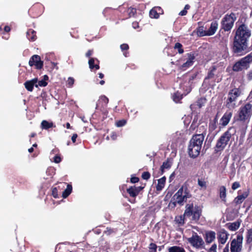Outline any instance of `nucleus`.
I'll return each mask as SVG.
<instances>
[{
	"instance_id": "f257e3e1",
	"label": "nucleus",
	"mask_w": 252,
	"mask_h": 252,
	"mask_svg": "<svg viewBox=\"0 0 252 252\" xmlns=\"http://www.w3.org/2000/svg\"><path fill=\"white\" fill-rule=\"evenodd\" d=\"M251 35L249 29L244 24L240 25L237 30L234 38L232 50L236 56H241L252 49L248 46L249 39Z\"/></svg>"
},
{
	"instance_id": "f03ea898",
	"label": "nucleus",
	"mask_w": 252,
	"mask_h": 252,
	"mask_svg": "<svg viewBox=\"0 0 252 252\" xmlns=\"http://www.w3.org/2000/svg\"><path fill=\"white\" fill-rule=\"evenodd\" d=\"M197 73H186L182 76L181 78H178L177 82L179 83L180 88L182 89L184 92L183 94L179 91L175 93L172 95V99L176 103L180 102L182 99L183 96L186 95L191 90L192 85L196 80Z\"/></svg>"
},
{
	"instance_id": "7ed1b4c3",
	"label": "nucleus",
	"mask_w": 252,
	"mask_h": 252,
	"mask_svg": "<svg viewBox=\"0 0 252 252\" xmlns=\"http://www.w3.org/2000/svg\"><path fill=\"white\" fill-rule=\"evenodd\" d=\"M204 139L203 134H196L192 136L188 146V153L190 157L195 158L199 155Z\"/></svg>"
},
{
	"instance_id": "20e7f679",
	"label": "nucleus",
	"mask_w": 252,
	"mask_h": 252,
	"mask_svg": "<svg viewBox=\"0 0 252 252\" xmlns=\"http://www.w3.org/2000/svg\"><path fill=\"white\" fill-rule=\"evenodd\" d=\"M235 133L234 128L233 127H229L218 140L215 147V151L219 152L223 150L228 144L231 136Z\"/></svg>"
},
{
	"instance_id": "39448f33",
	"label": "nucleus",
	"mask_w": 252,
	"mask_h": 252,
	"mask_svg": "<svg viewBox=\"0 0 252 252\" xmlns=\"http://www.w3.org/2000/svg\"><path fill=\"white\" fill-rule=\"evenodd\" d=\"M252 115V104L247 103L239 109L238 114L234 118L236 121L242 122L249 121Z\"/></svg>"
},
{
	"instance_id": "423d86ee",
	"label": "nucleus",
	"mask_w": 252,
	"mask_h": 252,
	"mask_svg": "<svg viewBox=\"0 0 252 252\" xmlns=\"http://www.w3.org/2000/svg\"><path fill=\"white\" fill-rule=\"evenodd\" d=\"M242 94V92L239 88H234L230 90L225 101V106L229 109H233L237 107V101L239 96Z\"/></svg>"
},
{
	"instance_id": "0eeeda50",
	"label": "nucleus",
	"mask_w": 252,
	"mask_h": 252,
	"mask_svg": "<svg viewBox=\"0 0 252 252\" xmlns=\"http://www.w3.org/2000/svg\"><path fill=\"white\" fill-rule=\"evenodd\" d=\"M251 63H252V52L237 61L233 64L232 70L234 72L247 70L250 67Z\"/></svg>"
},
{
	"instance_id": "6e6552de",
	"label": "nucleus",
	"mask_w": 252,
	"mask_h": 252,
	"mask_svg": "<svg viewBox=\"0 0 252 252\" xmlns=\"http://www.w3.org/2000/svg\"><path fill=\"white\" fill-rule=\"evenodd\" d=\"M201 208L199 206H195L193 207L192 203L188 204L186 206L184 215L187 217H190L192 216V220L197 221L201 215Z\"/></svg>"
},
{
	"instance_id": "1a4fd4ad",
	"label": "nucleus",
	"mask_w": 252,
	"mask_h": 252,
	"mask_svg": "<svg viewBox=\"0 0 252 252\" xmlns=\"http://www.w3.org/2000/svg\"><path fill=\"white\" fill-rule=\"evenodd\" d=\"M191 197L187 188L181 187L172 197L175 203L180 205H183V203L186 202L188 198Z\"/></svg>"
},
{
	"instance_id": "9d476101",
	"label": "nucleus",
	"mask_w": 252,
	"mask_h": 252,
	"mask_svg": "<svg viewBox=\"0 0 252 252\" xmlns=\"http://www.w3.org/2000/svg\"><path fill=\"white\" fill-rule=\"evenodd\" d=\"M194 59L195 56L194 54L189 53L185 54L178 61L179 68L183 70H186L193 65Z\"/></svg>"
},
{
	"instance_id": "9b49d317",
	"label": "nucleus",
	"mask_w": 252,
	"mask_h": 252,
	"mask_svg": "<svg viewBox=\"0 0 252 252\" xmlns=\"http://www.w3.org/2000/svg\"><path fill=\"white\" fill-rule=\"evenodd\" d=\"M188 242L194 248L201 250L205 248V242L202 237L196 232H193L190 237L187 239Z\"/></svg>"
},
{
	"instance_id": "f8f14e48",
	"label": "nucleus",
	"mask_w": 252,
	"mask_h": 252,
	"mask_svg": "<svg viewBox=\"0 0 252 252\" xmlns=\"http://www.w3.org/2000/svg\"><path fill=\"white\" fill-rule=\"evenodd\" d=\"M236 20V17L234 13H231L229 15H225L221 21V29L225 32L230 31Z\"/></svg>"
},
{
	"instance_id": "ddd939ff",
	"label": "nucleus",
	"mask_w": 252,
	"mask_h": 252,
	"mask_svg": "<svg viewBox=\"0 0 252 252\" xmlns=\"http://www.w3.org/2000/svg\"><path fill=\"white\" fill-rule=\"evenodd\" d=\"M243 241V237L242 235H237L236 238L233 239L231 242V252H242Z\"/></svg>"
},
{
	"instance_id": "4468645a",
	"label": "nucleus",
	"mask_w": 252,
	"mask_h": 252,
	"mask_svg": "<svg viewBox=\"0 0 252 252\" xmlns=\"http://www.w3.org/2000/svg\"><path fill=\"white\" fill-rule=\"evenodd\" d=\"M29 64L31 66L34 65L37 69H41L43 66V62L41 61L40 57L37 55H34L30 58Z\"/></svg>"
},
{
	"instance_id": "2eb2a0df",
	"label": "nucleus",
	"mask_w": 252,
	"mask_h": 252,
	"mask_svg": "<svg viewBox=\"0 0 252 252\" xmlns=\"http://www.w3.org/2000/svg\"><path fill=\"white\" fill-rule=\"evenodd\" d=\"M232 116V112L226 111L220 121V125L225 126L228 125Z\"/></svg>"
},
{
	"instance_id": "dca6fc26",
	"label": "nucleus",
	"mask_w": 252,
	"mask_h": 252,
	"mask_svg": "<svg viewBox=\"0 0 252 252\" xmlns=\"http://www.w3.org/2000/svg\"><path fill=\"white\" fill-rule=\"evenodd\" d=\"M216 70V68L213 66L212 68L208 72L207 76L205 78L204 82L205 83L210 84L211 82L215 81V72Z\"/></svg>"
},
{
	"instance_id": "f3484780",
	"label": "nucleus",
	"mask_w": 252,
	"mask_h": 252,
	"mask_svg": "<svg viewBox=\"0 0 252 252\" xmlns=\"http://www.w3.org/2000/svg\"><path fill=\"white\" fill-rule=\"evenodd\" d=\"M163 13V10L160 7L157 6L153 8L149 12V15L152 18L157 19L160 14Z\"/></svg>"
},
{
	"instance_id": "a211bd4d",
	"label": "nucleus",
	"mask_w": 252,
	"mask_h": 252,
	"mask_svg": "<svg viewBox=\"0 0 252 252\" xmlns=\"http://www.w3.org/2000/svg\"><path fill=\"white\" fill-rule=\"evenodd\" d=\"M205 240L207 244L213 242L216 238V233L213 231H207L205 235Z\"/></svg>"
},
{
	"instance_id": "6ab92c4d",
	"label": "nucleus",
	"mask_w": 252,
	"mask_h": 252,
	"mask_svg": "<svg viewBox=\"0 0 252 252\" xmlns=\"http://www.w3.org/2000/svg\"><path fill=\"white\" fill-rule=\"evenodd\" d=\"M141 188L140 187L132 186L127 189V192L131 197H136L141 190Z\"/></svg>"
},
{
	"instance_id": "aec40b11",
	"label": "nucleus",
	"mask_w": 252,
	"mask_h": 252,
	"mask_svg": "<svg viewBox=\"0 0 252 252\" xmlns=\"http://www.w3.org/2000/svg\"><path fill=\"white\" fill-rule=\"evenodd\" d=\"M228 233L224 230L220 231L218 236L219 242L221 244H225L228 239Z\"/></svg>"
},
{
	"instance_id": "412c9836",
	"label": "nucleus",
	"mask_w": 252,
	"mask_h": 252,
	"mask_svg": "<svg viewBox=\"0 0 252 252\" xmlns=\"http://www.w3.org/2000/svg\"><path fill=\"white\" fill-rule=\"evenodd\" d=\"M37 83V78H34L31 80L27 81L24 83L26 89L30 92L33 90V86L36 87V84Z\"/></svg>"
},
{
	"instance_id": "4be33fe9",
	"label": "nucleus",
	"mask_w": 252,
	"mask_h": 252,
	"mask_svg": "<svg viewBox=\"0 0 252 252\" xmlns=\"http://www.w3.org/2000/svg\"><path fill=\"white\" fill-rule=\"evenodd\" d=\"M248 195L249 192L245 191L242 194H239L235 197L234 202L236 204H240L245 200Z\"/></svg>"
},
{
	"instance_id": "5701e85b",
	"label": "nucleus",
	"mask_w": 252,
	"mask_h": 252,
	"mask_svg": "<svg viewBox=\"0 0 252 252\" xmlns=\"http://www.w3.org/2000/svg\"><path fill=\"white\" fill-rule=\"evenodd\" d=\"M218 27V23L216 21H213L210 25V28L207 30L208 35L209 36L215 34Z\"/></svg>"
},
{
	"instance_id": "b1692460",
	"label": "nucleus",
	"mask_w": 252,
	"mask_h": 252,
	"mask_svg": "<svg viewBox=\"0 0 252 252\" xmlns=\"http://www.w3.org/2000/svg\"><path fill=\"white\" fill-rule=\"evenodd\" d=\"M99 61L97 59L91 58L89 61V67L91 69L95 68V69H98L99 68Z\"/></svg>"
},
{
	"instance_id": "393cba45",
	"label": "nucleus",
	"mask_w": 252,
	"mask_h": 252,
	"mask_svg": "<svg viewBox=\"0 0 252 252\" xmlns=\"http://www.w3.org/2000/svg\"><path fill=\"white\" fill-rule=\"evenodd\" d=\"M27 38L31 41H34L36 39V32L33 30L29 29L26 32Z\"/></svg>"
},
{
	"instance_id": "a878e982",
	"label": "nucleus",
	"mask_w": 252,
	"mask_h": 252,
	"mask_svg": "<svg viewBox=\"0 0 252 252\" xmlns=\"http://www.w3.org/2000/svg\"><path fill=\"white\" fill-rule=\"evenodd\" d=\"M165 177H163L158 180V184L156 186L157 190L160 191L165 186Z\"/></svg>"
},
{
	"instance_id": "bb28decb",
	"label": "nucleus",
	"mask_w": 252,
	"mask_h": 252,
	"mask_svg": "<svg viewBox=\"0 0 252 252\" xmlns=\"http://www.w3.org/2000/svg\"><path fill=\"white\" fill-rule=\"evenodd\" d=\"M219 194L220 197L222 200V201L225 202L226 201V188L224 186H222L220 187L219 189Z\"/></svg>"
},
{
	"instance_id": "cd10ccee",
	"label": "nucleus",
	"mask_w": 252,
	"mask_h": 252,
	"mask_svg": "<svg viewBox=\"0 0 252 252\" xmlns=\"http://www.w3.org/2000/svg\"><path fill=\"white\" fill-rule=\"evenodd\" d=\"M72 190V186L70 184L67 185L66 189L63 192L62 196L63 198H66L71 193Z\"/></svg>"
},
{
	"instance_id": "c85d7f7f",
	"label": "nucleus",
	"mask_w": 252,
	"mask_h": 252,
	"mask_svg": "<svg viewBox=\"0 0 252 252\" xmlns=\"http://www.w3.org/2000/svg\"><path fill=\"white\" fill-rule=\"evenodd\" d=\"M54 125L53 123H50L46 120H43L41 124V127L42 129H48L49 128L53 127Z\"/></svg>"
},
{
	"instance_id": "c756f323",
	"label": "nucleus",
	"mask_w": 252,
	"mask_h": 252,
	"mask_svg": "<svg viewBox=\"0 0 252 252\" xmlns=\"http://www.w3.org/2000/svg\"><path fill=\"white\" fill-rule=\"evenodd\" d=\"M168 252H186V251L183 247L175 246L169 247Z\"/></svg>"
},
{
	"instance_id": "7c9ffc66",
	"label": "nucleus",
	"mask_w": 252,
	"mask_h": 252,
	"mask_svg": "<svg viewBox=\"0 0 252 252\" xmlns=\"http://www.w3.org/2000/svg\"><path fill=\"white\" fill-rule=\"evenodd\" d=\"M240 225V222L239 221H235L232 223H230L228 227L231 231H235L237 230Z\"/></svg>"
},
{
	"instance_id": "2f4dec72",
	"label": "nucleus",
	"mask_w": 252,
	"mask_h": 252,
	"mask_svg": "<svg viewBox=\"0 0 252 252\" xmlns=\"http://www.w3.org/2000/svg\"><path fill=\"white\" fill-rule=\"evenodd\" d=\"M246 239L247 244H251L252 243V228L247 230Z\"/></svg>"
},
{
	"instance_id": "473e14b6",
	"label": "nucleus",
	"mask_w": 252,
	"mask_h": 252,
	"mask_svg": "<svg viewBox=\"0 0 252 252\" xmlns=\"http://www.w3.org/2000/svg\"><path fill=\"white\" fill-rule=\"evenodd\" d=\"M171 166V163L169 160H166L163 162L162 165L160 167V170L161 174L164 172L165 169H168Z\"/></svg>"
},
{
	"instance_id": "72a5a7b5",
	"label": "nucleus",
	"mask_w": 252,
	"mask_h": 252,
	"mask_svg": "<svg viewBox=\"0 0 252 252\" xmlns=\"http://www.w3.org/2000/svg\"><path fill=\"white\" fill-rule=\"evenodd\" d=\"M197 34L200 36H209L207 30H204L203 27H200L197 31Z\"/></svg>"
},
{
	"instance_id": "f704fd0d",
	"label": "nucleus",
	"mask_w": 252,
	"mask_h": 252,
	"mask_svg": "<svg viewBox=\"0 0 252 252\" xmlns=\"http://www.w3.org/2000/svg\"><path fill=\"white\" fill-rule=\"evenodd\" d=\"M197 182H198V186L201 188L203 189H206V187H207L206 182L204 179H203L202 178H201V179L199 178V179H198Z\"/></svg>"
},
{
	"instance_id": "c9c22d12",
	"label": "nucleus",
	"mask_w": 252,
	"mask_h": 252,
	"mask_svg": "<svg viewBox=\"0 0 252 252\" xmlns=\"http://www.w3.org/2000/svg\"><path fill=\"white\" fill-rule=\"evenodd\" d=\"M116 232V230L115 229L107 227L106 229L104 231V234L109 236L113 233H115Z\"/></svg>"
},
{
	"instance_id": "e433bc0d",
	"label": "nucleus",
	"mask_w": 252,
	"mask_h": 252,
	"mask_svg": "<svg viewBox=\"0 0 252 252\" xmlns=\"http://www.w3.org/2000/svg\"><path fill=\"white\" fill-rule=\"evenodd\" d=\"M187 217L184 215L183 216H180L176 218V220L177 222L180 224L183 225L184 223L185 218Z\"/></svg>"
},
{
	"instance_id": "4c0bfd02",
	"label": "nucleus",
	"mask_w": 252,
	"mask_h": 252,
	"mask_svg": "<svg viewBox=\"0 0 252 252\" xmlns=\"http://www.w3.org/2000/svg\"><path fill=\"white\" fill-rule=\"evenodd\" d=\"M206 102V99L204 98H201L198 100L196 102V105L198 106L199 108L202 107Z\"/></svg>"
},
{
	"instance_id": "58836bf2",
	"label": "nucleus",
	"mask_w": 252,
	"mask_h": 252,
	"mask_svg": "<svg viewBox=\"0 0 252 252\" xmlns=\"http://www.w3.org/2000/svg\"><path fill=\"white\" fill-rule=\"evenodd\" d=\"M174 48L178 50V51L180 54H182L184 52V50L182 48V45L180 43H176L175 45Z\"/></svg>"
},
{
	"instance_id": "ea45409f",
	"label": "nucleus",
	"mask_w": 252,
	"mask_h": 252,
	"mask_svg": "<svg viewBox=\"0 0 252 252\" xmlns=\"http://www.w3.org/2000/svg\"><path fill=\"white\" fill-rule=\"evenodd\" d=\"M136 10L135 8L130 7L127 10V13H128L129 17L133 16L136 13Z\"/></svg>"
},
{
	"instance_id": "a19ab883",
	"label": "nucleus",
	"mask_w": 252,
	"mask_h": 252,
	"mask_svg": "<svg viewBox=\"0 0 252 252\" xmlns=\"http://www.w3.org/2000/svg\"><path fill=\"white\" fill-rule=\"evenodd\" d=\"M149 251L150 252H157V246L155 243H151L149 245Z\"/></svg>"
},
{
	"instance_id": "79ce46f5",
	"label": "nucleus",
	"mask_w": 252,
	"mask_h": 252,
	"mask_svg": "<svg viewBox=\"0 0 252 252\" xmlns=\"http://www.w3.org/2000/svg\"><path fill=\"white\" fill-rule=\"evenodd\" d=\"M47 85V83L44 80H41L39 81H37V83L36 84V87H45Z\"/></svg>"
},
{
	"instance_id": "37998d69",
	"label": "nucleus",
	"mask_w": 252,
	"mask_h": 252,
	"mask_svg": "<svg viewBox=\"0 0 252 252\" xmlns=\"http://www.w3.org/2000/svg\"><path fill=\"white\" fill-rule=\"evenodd\" d=\"M74 83V79L72 77H69L67 81V86L69 88H71Z\"/></svg>"
},
{
	"instance_id": "c03bdc74",
	"label": "nucleus",
	"mask_w": 252,
	"mask_h": 252,
	"mask_svg": "<svg viewBox=\"0 0 252 252\" xmlns=\"http://www.w3.org/2000/svg\"><path fill=\"white\" fill-rule=\"evenodd\" d=\"M99 101H102L104 103V105L106 106L107 103H108L109 99L108 98L106 97L105 96H101L100 98V99L99 100Z\"/></svg>"
},
{
	"instance_id": "a18cd8bd",
	"label": "nucleus",
	"mask_w": 252,
	"mask_h": 252,
	"mask_svg": "<svg viewBox=\"0 0 252 252\" xmlns=\"http://www.w3.org/2000/svg\"><path fill=\"white\" fill-rule=\"evenodd\" d=\"M126 121L125 120H122L118 121L116 123V126L118 127H121L126 124Z\"/></svg>"
},
{
	"instance_id": "49530a36",
	"label": "nucleus",
	"mask_w": 252,
	"mask_h": 252,
	"mask_svg": "<svg viewBox=\"0 0 252 252\" xmlns=\"http://www.w3.org/2000/svg\"><path fill=\"white\" fill-rule=\"evenodd\" d=\"M150 174L149 172H144L142 174V178L144 180H148L150 178Z\"/></svg>"
},
{
	"instance_id": "de8ad7c7",
	"label": "nucleus",
	"mask_w": 252,
	"mask_h": 252,
	"mask_svg": "<svg viewBox=\"0 0 252 252\" xmlns=\"http://www.w3.org/2000/svg\"><path fill=\"white\" fill-rule=\"evenodd\" d=\"M217 127V125L214 124V123L211 122L209 124V129L213 131L216 129Z\"/></svg>"
},
{
	"instance_id": "09e8293b",
	"label": "nucleus",
	"mask_w": 252,
	"mask_h": 252,
	"mask_svg": "<svg viewBox=\"0 0 252 252\" xmlns=\"http://www.w3.org/2000/svg\"><path fill=\"white\" fill-rule=\"evenodd\" d=\"M217 244H214L209 249L208 252H217Z\"/></svg>"
},
{
	"instance_id": "8fccbe9b",
	"label": "nucleus",
	"mask_w": 252,
	"mask_h": 252,
	"mask_svg": "<svg viewBox=\"0 0 252 252\" xmlns=\"http://www.w3.org/2000/svg\"><path fill=\"white\" fill-rule=\"evenodd\" d=\"M52 195L55 198H57L59 197L58 193V189L56 188H54L52 189Z\"/></svg>"
},
{
	"instance_id": "3c124183",
	"label": "nucleus",
	"mask_w": 252,
	"mask_h": 252,
	"mask_svg": "<svg viewBox=\"0 0 252 252\" xmlns=\"http://www.w3.org/2000/svg\"><path fill=\"white\" fill-rule=\"evenodd\" d=\"M240 187V185L239 182H235L232 184V189L233 190H235Z\"/></svg>"
},
{
	"instance_id": "603ef678",
	"label": "nucleus",
	"mask_w": 252,
	"mask_h": 252,
	"mask_svg": "<svg viewBox=\"0 0 252 252\" xmlns=\"http://www.w3.org/2000/svg\"><path fill=\"white\" fill-rule=\"evenodd\" d=\"M122 51L127 50L129 48V46L127 44H123L120 46Z\"/></svg>"
},
{
	"instance_id": "864d4df0",
	"label": "nucleus",
	"mask_w": 252,
	"mask_h": 252,
	"mask_svg": "<svg viewBox=\"0 0 252 252\" xmlns=\"http://www.w3.org/2000/svg\"><path fill=\"white\" fill-rule=\"evenodd\" d=\"M54 161L57 163H60L61 161V158L60 156L56 155L54 158Z\"/></svg>"
},
{
	"instance_id": "5fc2aeb1",
	"label": "nucleus",
	"mask_w": 252,
	"mask_h": 252,
	"mask_svg": "<svg viewBox=\"0 0 252 252\" xmlns=\"http://www.w3.org/2000/svg\"><path fill=\"white\" fill-rule=\"evenodd\" d=\"M130 181L132 183H136L139 181V178L136 177H133L131 178Z\"/></svg>"
},
{
	"instance_id": "6e6d98bb",
	"label": "nucleus",
	"mask_w": 252,
	"mask_h": 252,
	"mask_svg": "<svg viewBox=\"0 0 252 252\" xmlns=\"http://www.w3.org/2000/svg\"><path fill=\"white\" fill-rule=\"evenodd\" d=\"M181 133L180 132H177L175 135H174V138H175L177 140H179V136H181Z\"/></svg>"
},
{
	"instance_id": "4d7b16f0",
	"label": "nucleus",
	"mask_w": 252,
	"mask_h": 252,
	"mask_svg": "<svg viewBox=\"0 0 252 252\" xmlns=\"http://www.w3.org/2000/svg\"><path fill=\"white\" fill-rule=\"evenodd\" d=\"M247 78L249 80H252V70H250L247 74Z\"/></svg>"
},
{
	"instance_id": "13d9d810",
	"label": "nucleus",
	"mask_w": 252,
	"mask_h": 252,
	"mask_svg": "<svg viewBox=\"0 0 252 252\" xmlns=\"http://www.w3.org/2000/svg\"><path fill=\"white\" fill-rule=\"evenodd\" d=\"M77 134H76V133H74L73 134V135L72 136V137H71V140L72 141L73 143H75V141H76V139L77 137Z\"/></svg>"
},
{
	"instance_id": "bf43d9fd",
	"label": "nucleus",
	"mask_w": 252,
	"mask_h": 252,
	"mask_svg": "<svg viewBox=\"0 0 252 252\" xmlns=\"http://www.w3.org/2000/svg\"><path fill=\"white\" fill-rule=\"evenodd\" d=\"M110 136L113 140H116L117 137V135L115 132H112Z\"/></svg>"
},
{
	"instance_id": "052dcab7",
	"label": "nucleus",
	"mask_w": 252,
	"mask_h": 252,
	"mask_svg": "<svg viewBox=\"0 0 252 252\" xmlns=\"http://www.w3.org/2000/svg\"><path fill=\"white\" fill-rule=\"evenodd\" d=\"M93 51L92 50H89L86 54V56L87 57H90L93 54Z\"/></svg>"
},
{
	"instance_id": "680f3d73",
	"label": "nucleus",
	"mask_w": 252,
	"mask_h": 252,
	"mask_svg": "<svg viewBox=\"0 0 252 252\" xmlns=\"http://www.w3.org/2000/svg\"><path fill=\"white\" fill-rule=\"evenodd\" d=\"M187 13V10L184 9L183 10H182L180 13L179 15L181 16H184L186 15Z\"/></svg>"
},
{
	"instance_id": "e2e57ef3",
	"label": "nucleus",
	"mask_w": 252,
	"mask_h": 252,
	"mask_svg": "<svg viewBox=\"0 0 252 252\" xmlns=\"http://www.w3.org/2000/svg\"><path fill=\"white\" fill-rule=\"evenodd\" d=\"M105 244H106V246H103L102 245H101V247L102 248V249L103 250H107L109 248V246L107 244L106 242H105Z\"/></svg>"
},
{
	"instance_id": "0e129e2a",
	"label": "nucleus",
	"mask_w": 252,
	"mask_h": 252,
	"mask_svg": "<svg viewBox=\"0 0 252 252\" xmlns=\"http://www.w3.org/2000/svg\"><path fill=\"white\" fill-rule=\"evenodd\" d=\"M223 252H229V244H227L223 249Z\"/></svg>"
},
{
	"instance_id": "69168bd1",
	"label": "nucleus",
	"mask_w": 252,
	"mask_h": 252,
	"mask_svg": "<svg viewBox=\"0 0 252 252\" xmlns=\"http://www.w3.org/2000/svg\"><path fill=\"white\" fill-rule=\"evenodd\" d=\"M4 30L5 32H7L10 31V28L8 26H5L4 28Z\"/></svg>"
},
{
	"instance_id": "338daca9",
	"label": "nucleus",
	"mask_w": 252,
	"mask_h": 252,
	"mask_svg": "<svg viewBox=\"0 0 252 252\" xmlns=\"http://www.w3.org/2000/svg\"><path fill=\"white\" fill-rule=\"evenodd\" d=\"M132 26L134 29H136L138 27V24L137 22H133L132 23Z\"/></svg>"
},
{
	"instance_id": "774afa93",
	"label": "nucleus",
	"mask_w": 252,
	"mask_h": 252,
	"mask_svg": "<svg viewBox=\"0 0 252 252\" xmlns=\"http://www.w3.org/2000/svg\"><path fill=\"white\" fill-rule=\"evenodd\" d=\"M212 122L214 123V124H216L217 125V123H218V116H216L214 120L212 121Z\"/></svg>"
}]
</instances>
